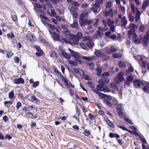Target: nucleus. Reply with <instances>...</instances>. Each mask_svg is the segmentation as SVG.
Returning <instances> with one entry per match:
<instances>
[{"mask_svg": "<svg viewBox=\"0 0 149 149\" xmlns=\"http://www.w3.org/2000/svg\"><path fill=\"white\" fill-rule=\"evenodd\" d=\"M111 91V90L109 88L107 87V86H105L104 87L103 90V91L104 92H109Z\"/></svg>", "mask_w": 149, "mask_h": 149, "instance_id": "nucleus-50", "label": "nucleus"}, {"mask_svg": "<svg viewBox=\"0 0 149 149\" xmlns=\"http://www.w3.org/2000/svg\"><path fill=\"white\" fill-rule=\"evenodd\" d=\"M39 81H36L33 82L32 86L34 88H35L37 87L39 85Z\"/></svg>", "mask_w": 149, "mask_h": 149, "instance_id": "nucleus-51", "label": "nucleus"}, {"mask_svg": "<svg viewBox=\"0 0 149 149\" xmlns=\"http://www.w3.org/2000/svg\"><path fill=\"white\" fill-rule=\"evenodd\" d=\"M97 33V34H95L94 35V38H97V37H98L99 36H100V33L99 30H97L96 31Z\"/></svg>", "mask_w": 149, "mask_h": 149, "instance_id": "nucleus-55", "label": "nucleus"}, {"mask_svg": "<svg viewBox=\"0 0 149 149\" xmlns=\"http://www.w3.org/2000/svg\"><path fill=\"white\" fill-rule=\"evenodd\" d=\"M94 54L97 57H102L104 56V53L103 52L96 49H95Z\"/></svg>", "mask_w": 149, "mask_h": 149, "instance_id": "nucleus-8", "label": "nucleus"}, {"mask_svg": "<svg viewBox=\"0 0 149 149\" xmlns=\"http://www.w3.org/2000/svg\"><path fill=\"white\" fill-rule=\"evenodd\" d=\"M109 82V80L106 77L102 76L101 79H99L98 83L104 86V83L108 84Z\"/></svg>", "mask_w": 149, "mask_h": 149, "instance_id": "nucleus-3", "label": "nucleus"}, {"mask_svg": "<svg viewBox=\"0 0 149 149\" xmlns=\"http://www.w3.org/2000/svg\"><path fill=\"white\" fill-rule=\"evenodd\" d=\"M30 101L37 104H38L40 102V101L34 95H32L31 96L30 98Z\"/></svg>", "mask_w": 149, "mask_h": 149, "instance_id": "nucleus-9", "label": "nucleus"}, {"mask_svg": "<svg viewBox=\"0 0 149 149\" xmlns=\"http://www.w3.org/2000/svg\"><path fill=\"white\" fill-rule=\"evenodd\" d=\"M50 56L52 58L56 59L58 55V54L55 51H53L50 55Z\"/></svg>", "mask_w": 149, "mask_h": 149, "instance_id": "nucleus-14", "label": "nucleus"}, {"mask_svg": "<svg viewBox=\"0 0 149 149\" xmlns=\"http://www.w3.org/2000/svg\"><path fill=\"white\" fill-rule=\"evenodd\" d=\"M53 39L54 40L57 41L58 40L60 36L59 34L57 33H55L52 36Z\"/></svg>", "mask_w": 149, "mask_h": 149, "instance_id": "nucleus-20", "label": "nucleus"}, {"mask_svg": "<svg viewBox=\"0 0 149 149\" xmlns=\"http://www.w3.org/2000/svg\"><path fill=\"white\" fill-rule=\"evenodd\" d=\"M7 36L9 39L13 38L15 37V35L13 33H8L7 34Z\"/></svg>", "mask_w": 149, "mask_h": 149, "instance_id": "nucleus-44", "label": "nucleus"}, {"mask_svg": "<svg viewBox=\"0 0 149 149\" xmlns=\"http://www.w3.org/2000/svg\"><path fill=\"white\" fill-rule=\"evenodd\" d=\"M134 71V69L132 66H130L128 69L126 71L125 74L128 76L130 72H133Z\"/></svg>", "mask_w": 149, "mask_h": 149, "instance_id": "nucleus-26", "label": "nucleus"}, {"mask_svg": "<svg viewBox=\"0 0 149 149\" xmlns=\"http://www.w3.org/2000/svg\"><path fill=\"white\" fill-rule=\"evenodd\" d=\"M12 55V52L10 51L6 53V57L8 58H10Z\"/></svg>", "mask_w": 149, "mask_h": 149, "instance_id": "nucleus-58", "label": "nucleus"}, {"mask_svg": "<svg viewBox=\"0 0 149 149\" xmlns=\"http://www.w3.org/2000/svg\"><path fill=\"white\" fill-rule=\"evenodd\" d=\"M40 17H41V18H42L47 21H48L49 19L45 15H44L43 14H40Z\"/></svg>", "mask_w": 149, "mask_h": 149, "instance_id": "nucleus-56", "label": "nucleus"}, {"mask_svg": "<svg viewBox=\"0 0 149 149\" xmlns=\"http://www.w3.org/2000/svg\"><path fill=\"white\" fill-rule=\"evenodd\" d=\"M62 56L67 59L69 60L70 58V56L69 54L64 52L61 54Z\"/></svg>", "mask_w": 149, "mask_h": 149, "instance_id": "nucleus-22", "label": "nucleus"}, {"mask_svg": "<svg viewBox=\"0 0 149 149\" xmlns=\"http://www.w3.org/2000/svg\"><path fill=\"white\" fill-rule=\"evenodd\" d=\"M68 62L70 64L73 66H76L77 65V63L76 62L71 60H69Z\"/></svg>", "mask_w": 149, "mask_h": 149, "instance_id": "nucleus-32", "label": "nucleus"}, {"mask_svg": "<svg viewBox=\"0 0 149 149\" xmlns=\"http://www.w3.org/2000/svg\"><path fill=\"white\" fill-rule=\"evenodd\" d=\"M124 120L128 123L131 125L133 124V123L131 121V120H130L129 118H127L126 117H124Z\"/></svg>", "mask_w": 149, "mask_h": 149, "instance_id": "nucleus-46", "label": "nucleus"}, {"mask_svg": "<svg viewBox=\"0 0 149 149\" xmlns=\"http://www.w3.org/2000/svg\"><path fill=\"white\" fill-rule=\"evenodd\" d=\"M130 82L127 81H125L124 82V86L125 88L129 86H130Z\"/></svg>", "mask_w": 149, "mask_h": 149, "instance_id": "nucleus-63", "label": "nucleus"}, {"mask_svg": "<svg viewBox=\"0 0 149 149\" xmlns=\"http://www.w3.org/2000/svg\"><path fill=\"white\" fill-rule=\"evenodd\" d=\"M116 109L119 115L121 118L123 117L124 114L123 112V105L122 104H118V105Z\"/></svg>", "mask_w": 149, "mask_h": 149, "instance_id": "nucleus-1", "label": "nucleus"}, {"mask_svg": "<svg viewBox=\"0 0 149 149\" xmlns=\"http://www.w3.org/2000/svg\"><path fill=\"white\" fill-rule=\"evenodd\" d=\"M82 37V34L81 32H78L76 35H75L74 42L75 44L78 45L79 43V40Z\"/></svg>", "mask_w": 149, "mask_h": 149, "instance_id": "nucleus-2", "label": "nucleus"}, {"mask_svg": "<svg viewBox=\"0 0 149 149\" xmlns=\"http://www.w3.org/2000/svg\"><path fill=\"white\" fill-rule=\"evenodd\" d=\"M95 93L97 94L98 95L102 98H104L106 97V95L101 92L96 91Z\"/></svg>", "mask_w": 149, "mask_h": 149, "instance_id": "nucleus-31", "label": "nucleus"}, {"mask_svg": "<svg viewBox=\"0 0 149 149\" xmlns=\"http://www.w3.org/2000/svg\"><path fill=\"white\" fill-rule=\"evenodd\" d=\"M134 79V77L132 76H130L127 77V80L129 82H132Z\"/></svg>", "mask_w": 149, "mask_h": 149, "instance_id": "nucleus-54", "label": "nucleus"}, {"mask_svg": "<svg viewBox=\"0 0 149 149\" xmlns=\"http://www.w3.org/2000/svg\"><path fill=\"white\" fill-rule=\"evenodd\" d=\"M34 7L37 8L39 9H41L42 8V6L39 3H35Z\"/></svg>", "mask_w": 149, "mask_h": 149, "instance_id": "nucleus-52", "label": "nucleus"}, {"mask_svg": "<svg viewBox=\"0 0 149 149\" xmlns=\"http://www.w3.org/2000/svg\"><path fill=\"white\" fill-rule=\"evenodd\" d=\"M117 48L115 46H111L110 47V50L112 52H115L117 51Z\"/></svg>", "mask_w": 149, "mask_h": 149, "instance_id": "nucleus-41", "label": "nucleus"}, {"mask_svg": "<svg viewBox=\"0 0 149 149\" xmlns=\"http://www.w3.org/2000/svg\"><path fill=\"white\" fill-rule=\"evenodd\" d=\"M149 3L147 1H145L142 4V8L143 9H145L146 7L148 6Z\"/></svg>", "mask_w": 149, "mask_h": 149, "instance_id": "nucleus-47", "label": "nucleus"}, {"mask_svg": "<svg viewBox=\"0 0 149 149\" xmlns=\"http://www.w3.org/2000/svg\"><path fill=\"white\" fill-rule=\"evenodd\" d=\"M142 89L145 93H149V84H146Z\"/></svg>", "mask_w": 149, "mask_h": 149, "instance_id": "nucleus-16", "label": "nucleus"}, {"mask_svg": "<svg viewBox=\"0 0 149 149\" xmlns=\"http://www.w3.org/2000/svg\"><path fill=\"white\" fill-rule=\"evenodd\" d=\"M75 35H73L71 34H70L69 35V37L70 38V39H72L73 41V42L74 44H75V42H74V40H75V38H74Z\"/></svg>", "mask_w": 149, "mask_h": 149, "instance_id": "nucleus-62", "label": "nucleus"}, {"mask_svg": "<svg viewBox=\"0 0 149 149\" xmlns=\"http://www.w3.org/2000/svg\"><path fill=\"white\" fill-rule=\"evenodd\" d=\"M136 26V25L135 24L130 23L129 26V28L130 29L134 30V28Z\"/></svg>", "mask_w": 149, "mask_h": 149, "instance_id": "nucleus-48", "label": "nucleus"}, {"mask_svg": "<svg viewBox=\"0 0 149 149\" xmlns=\"http://www.w3.org/2000/svg\"><path fill=\"white\" fill-rule=\"evenodd\" d=\"M110 86L112 89L116 91H117L118 90V88L117 85H116L114 83H110Z\"/></svg>", "mask_w": 149, "mask_h": 149, "instance_id": "nucleus-27", "label": "nucleus"}, {"mask_svg": "<svg viewBox=\"0 0 149 149\" xmlns=\"http://www.w3.org/2000/svg\"><path fill=\"white\" fill-rule=\"evenodd\" d=\"M47 25L49 26V28L52 31H54L56 29V27L54 26L49 23H47Z\"/></svg>", "mask_w": 149, "mask_h": 149, "instance_id": "nucleus-36", "label": "nucleus"}, {"mask_svg": "<svg viewBox=\"0 0 149 149\" xmlns=\"http://www.w3.org/2000/svg\"><path fill=\"white\" fill-rule=\"evenodd\" d=\"M110 26V30L112 32H114L115 31V30L116 29L115 26L113 25Z\"/></svg>", "mask_w": 149, "mask_h": 149, "instance_id": "nucleus-64", "label": "nucleus"}, {"mask_svg": "<svg viewBox=\"0 0 149 149\" xmlns=\"http://www.w3.org/2000/svg\"><path fill=\"white\" fill-rule=\"evenodd\" d=\"M73 71L76 73H79L80 74H81V73L82 72V74H83V72L82 70L78 68H74Z\"/></svg>", "mask_w": 149, "mask_h": 149, "instance_id": "nucleus-30", "label": "nucleus"}, {"mask_svg": "<svg viewBox=\"0 0 149 149\" xmlns=\"http://www.w3.org/2000/svg\"><path fill=\"white\" fill-rule=\"evenodd\" d=\"M114 22L113 21H112L110 18H108L107 19V24L108 26H110L113 25L114 24Z\"/></svg>", "mask_w": 149, "mask_h": 149, "instance_id": "nucleus-29", "label": "nucleus"}, {"mask_svg": "<svg viewBox=\"0 0 149 149\" xmlns=\"http://www.w3.org/2000/svg\"><path fill=\"white\" fill-rule=\"evenodd\" d=\"M122 28H125L127 23V21L125 16H123L121 21Z\"/></svg>", "mask_w": 149, "mask_h": 149, "instance_id": "nucleus-6", "label": "nucleus"}, {"mask_svg": "<svg viewBox=\"0 0 149 149\" xmlns=\"http://www.w3.org/2000/svg\"><path fill=\"white\" fill-rule=\"evenodd\" d=\"M89 10L92 11L94 13H98L97 8L95 6L90 8L89 9Z\"/></svg>", "mask_w": 149, "mask_h": 149, "instance_id": "nucleus-33", "label": "nucleus"}, {"mask_svg": "<svg viewBox=\"0 0 149 149\" xmlns=\"http://www.w3.org/2000/svg\"><path fill=\"white\" fill-rule=\"evenodd\" d=\"M87 19H79V25L81 27H82V26L86 25L87 24Z\"/></svg>", "mask_w": 149, "mask_h": 149, "instance_id": "nucleus-11", "label": "nucleus"}, {"mask_svg": "<svg viewBox=\"0 0 149 149\" xmlns=\"http://www.w3.org/2000/svg\"><path fill=\"white\" fill-rule=\"evenodd\" d=\"M87 84L89 85V86L91 88L92 91L95 93L96 92V91L95 89V86L94 84L89 81L87 82Z\"/></svg>", "mask_w": 149, "mask_h": 149, "instance_id": "nucleus-15", "label": "nucleus"}, {"mask_svg": "<svg viewBox=\"0 0 149 149\" xmlns=\"http://www.w3.org/2000/svg\"><path fill=\"white\" fill-rule=\"evenodd\" d=\"M106 122L107 125L110 127L114 128V124L109 120L107 119L106 120Z\"/></svg>", "mask_w": 149, "mask_h": 149, "instance_id": "nucleus-28", "label": "nucleus"}, {"mask_svg": "<svg viewBox=\"0 0 149 149\" xmlns=\"http://www.w3.org/2000/svg\"><path fill=\"white\" fill-rule=\"evenodd\" d=\"M88 116L90 118L91 120H93L95 119L96 116L91 113H89L88 115Z\"/></svg>", "mask_w": 149, "mask_h": 149, "instance_id": "nucleus-39", "label": "nucleus"}, {"mask_svg": "<svg viewBox=\"0 0 149 149\" xmlns=\"http://www.w3.org/2000/svg\"><path fill=\"white\" fill-rule=\"evenodd\" d=\"M86 45L89 48H92L94 45V43L92 40H90L87 41L86 43Z\"/></svg>", "mask_w": 149, "mask_h": 149, "instance_id": "nucleus-13", "label": "nucleus"}, {"mask_svg": "<svg viewBox=\"0 0 149 149\" xmlns=\"http://www.w3.org/2000/svg\"><path fill=\"white\" fill-rule=\"evenodd\" d=\"M104 103L106 104L109 107H111L112 106L111 103L107 99H104L103 101Z\"/></svg>", "mask_w": 149, "mask_h": 149, "instance_id": "nucleus-24", "label": "nucleus"}, {"mask_svg": "<svg viewBox=\"0 0 149 149\" xmlns=\"http://www.w3.org/2000/svg\"><path fill=\"white\" fill-rule=\"evenodd\" d=\"M108 12L109 13V15L110 16L112 17L113 16V11L112 8H110Z\"/></svg>", "mask_w": 149, "mask_h": 149, "instance_id": "nucleus-60", "label": "nucleus"}, {"mask_svg": "<svg viewBox=\"0 0 149 149\" xmlns=\"http://www.w3.org/2000/svg\"><path fill=\"white\" fill-rule=\"evenodd\" d=\"M123 74L122 72H120L118 75L117 77V78L118 79V81L117 82L116 81H115V82H116L117 83H119L120 82H121L122 81H123L124 80V78L123 77Z\"/></svg>", "mask_w": 149, "mask_h": 149, "instance_id": "nucleus-5", "label": "nucleus"}, {"mask_svg": "<svg viewBox=\"0 0 149 149\" xmlns=\"http://www.w3.org/2000/svg\"><path fill=\"white\" fill-rule=\"evenodd\" d=\"M149 40V39L146 38L145 36H144L143 40V45L146 47H147L148 45Z\"/></svg>", "mask_w": 149, "mask_h": 149, "instance_id": "nucleus-17", "label": "nucleus"}, {"mask_svg": "<svg viewBox=\"0 0 149 149\" xmlns=\"http://www.w3.org/2000/svg\"><path fill=\"white\" fill-rule=\"evenodd\" d=\"M122 56V54L120 53L114 54L112 55L113 57L115 58H120Z\"/></svg>", "mask_w": 149, "mask_h": 149, "instance_id": "nucleus-25", "label": "nucleus"}, {"mask_svg": "<svg viewBox=\"0 0 149 149\" xmlns=\"http://www.w3.org/2000/svg\"><path fill=\"white\" fill-rule=\"evenodd\" d=\"M11 18L14 21L16 22L17 21V16L15 15H12Z\"/></svg>", "mask_w": 149, "mask_h": 149, "instance_id": "nucleus-57", "label": "nucleus"}, {"mask_svg": "<svg viewBox=\"0 0 149 149\" xmlns=\"http://www.w3.org/2000/svg\"><path fill=\"white\" fill-rule=\"evenodd\" d=\"M26 37L27 39L32 41H34L35 40V37L30 33L27 34L26 35Z\"/></svg>", "mask_w": 149, "mask_h": 149, "instance_id": "nucleus-12", "label": "nucleus"}, {"mask_svg": "<svg viewBox=\"0 0 149 149\" xmlns=\"http://www.w3.org/2000/svg\"><path fill=\"white\" fill-rule=\"evenodd\" d=\"M118 64L120 67L121 68L125 67L126 65L124 63L121 61L119 62Z\"/></svg>", "mask_w": 149, "mask_h": 149, "instance_id": "nucleus-53", "label": "nucleus"}, {"mask_svg": "<svg viewBox=\"0 0 149 149\" xmlns=\"http://www.w3.org/2000/svg\"><path fill=\"white\" fill-rule=\"evenodd\" d=\"M24 83V79L21 77L15 79L14 81V83L16 84H23Z\"/></svg>", "mask_w": 149, "mask_h": 149, "instance_id": "nucleus-7", "label": "nucleus"}, {"mask_svg": "<svg viewBox=\"0 0 149 149\" xmlns=\"http://www.w3.org/2000/svg\"><path fill=\"white\" fill-rule=\"evenodd\" d=\"M139 139L143 142L142 143H143L144 145V143L146 144L147 143V141L146 139L143 138L141 136H140L139 137Z\"/></svg>", "mask_w": 149, "mask_h": 149, "instance_id": "nucleus-61", "label": "nucleus"}, {"mask_svg": "<svg viewBox=\"0 0 149 149\" xmlns=\"http://www.w3.org/2000/svg\"><path fill=\"white\" fill-rule=\"evenodd\" d=\"M83 134L85 136H88L90 134V132L89 130H84Z\"/></svg>", "mask_w": 149, "mask_h": 149, "instance_id": "nucleus-49", "label": "nucleus"}, {"mask_svg": "<svg viewBox=\"0 0 149 149\" xmlns=\"http://www.w3.org/2000/svg\"><path fill=\"white\" fill-rule=\"evenodd\" d=\"M8 97L10 99L14 98V95L13 90H12L11 91L9 92L8 94Z\"/></svg>", "mask_w": 149, "mask_h": 149, "instance_id": "nucleus-35", "label": "nucleus"}, {"mask_svg": "<svg viewBox=\"0 0 149 149\" xmlns=\"http://www.w3.org/2000/svg\"><path fill=\"white\" fill-rule=\"evenodd\" d=\"M82 58L83 59L88 61H92L93 58V57H87L85 56H82Z\"/></svg>", "mask_w": 149, "mask_h": 149, "instance_id": "nucleus-37", "label": "nucleus"}, {"mask_svg": "<svg viewBox=\"0 0 149 149\" xmlns=\"http://www.w3.org/2000/svg\"><path fill=\"white\" fill-rule=\"evenodd\" d=\"M34 9L35 13L36 14H37V16H38V14L40 13H42L43 11L42 10H41L40 9H36V8H35V7L34 8Z\"/></svg>", "mask_w": 149, "mask_h": 149, "instance_id": "nucleus-40", "label": "nucleus"}, {"mask_svg": "<svg viewBox=\"0 0 149 149\" xmlns=\"http://www.w3.org/2000/svg\"><path fill=\"white\" fill-rule=\"evenodd\" d=\"M88 13L86 11H84L80 15L79 17V19H84L85 17H87L88 16Z\"/></svg>", "mask_w": 149, "mask_h": 149, "instance_id": "nucleus-10", "label": "nucleus"}, {"mask_svg": "<svg viewBox=\"0 0 149 149\" xmlns=\"http://www.w3.org/2000/svg\"><path fill=\"white\" fill-rule=\"evenodd\" d=\"M118 103V102L116 99H113L112 100V104L113 105H117Z\"/></svg>", "mask_w": 149, "mask_h": 149, "instance_id": "nucleus-59", "label": "nucleus"}, {"mask_svg": "<svg viewBox=\"0 0 149 149\" xmlns=\"http://www.w3.org/2000/svg\"><path fill=\"white\" fill-rule=\"evenodd\" d=\"M112 5V1H108L107 2L106 5V7L107 8H109L111 7Z\"/></svg>", "mask_w": 149, "mask_h": 149, "instance_id": "nucleus-42", "label": "nucleus"}, {"mask_svg": "<svg viewBox=\"0 0 149 149\" xmlns=\"http://www.w3.org/2000/svg\"><path fill=\"white\" fill-rule=\"evenodd\" d=\"M37 51L38 52H36V54L38 56H40L42 55L43 54V52L40 48L39 49H37Z\"/></svg>", "mask_w": 149, "mask_h": 149, "instance_id": "nucleus-34", "label": "nucleus"}, {"mask_svg": "<svg viewBox=\"0 0 149 149\" xmlns=\"http://www.w3.org/2000/svg\"><path fill=\"white\" fill-rule=\"evenodd\" d=\"M71 4L77 7H79L80 6V4L75 1H72Z\"/></svg>", "mask_w": 149, "mask_h": 149, "instance_id": "nucleus-45", "label": "nucleus"}, {"mask_svg": "<svg viewBox=\"0 0 149 149\" xmlns=\"http://www.w3.org/2000/svg\"><path fill=\"white\" fill-rule=\"evenodd\" d=\"M102 69L100 68H97L96 69V71L97 72L96 74L98 76L100 75L101 73L102 72Z\"/></svg>", "mask_w": 149, "mask_h": 149, "instance_id": "nucleus-38", "label": "nucleus"}, {"mask_svg": "<svg viewBox=\"0 0 149 149\" xmlns=\"http://www.w3.org/2000/svg\"><path fill=\"white\" fill-rule=\"evenodd\" d=\"M104 86L101 84L97 85V88L95 89L96 91L99 92V91H103L104 88Z\"/></svg>", "mask_w": 149, "mask_h": 149, "instance_id": "nucleus-18", "label": "nucleus"}, {"mask_svg": "<svg viewBox=\"0 0 149 149\" xmlns=\"http://www.w3.org/2000/svg\"><path fill=\"white\" fill-rule=\"evenodd\" d=\"M133 82L134 84V87L136 88H139L141 85H143V83L139 79H134L133 81Z\"/></svg>", "mask_w": 149, "mask_h": 149, "instance_id": "nucleus-4", "label": "nucleus"}, {"mask_svg": "<svg viewBox=\"0 0 149 149\" xmlns=\"http://www.w3.org/2000/svg\"><path fill=\"white\" fill-rule=\"evenodd\" d=\"M127 15L129 21L131 22H133L134 19V17L132 16V14L131 13H129L127 14Z\"/></svg>", "mask_w": 149, "mask_h": 149, "instance_id": "nucleus-21", "label": "nucleus"}, {"mask_svg": "<svg viewBox=\"0 0 149 149\" xmlns=\"http://www.w3.org/2000/svg\"><path fill=\"white\" fill-rule=\"evenodd\" d=\"M68 50L72 54V56L74 57H76L78 55V53L75 52L73 50L71 49L70 48H68Z\"/></svg>", "mask_w": 149, "mask_h": 149, "instance_id": "nucleus-19", "label": "nucleus"}, {"mask_svg": "<svg viewBox=\"0 0 149 149\" xmlns=\"http://www.w3.org/2000/svg\"><path fill=\"white\" fill-rule=\"evenodd\" d=\"M50 10L51 11V13L50 14V16L52 17H55L56 15V13L55 11L52 9H51Z\"/></svg>", "mask_w": 149, "mask_h": 149, "instance_id": "nucleus-43", "label": "nucleus"}, {"mask_svg": "<svg viewBox=\"0 0 149 149\" xmlns=\"http://www.w3.org/2000/svg\"><path fill=\"white\" fill-rule=\"evenodd\" d=\"M70 26L71 27L76 29L78 26V23L76 20L74 21L73 23L70 24Z\"/></svg>", "mask_w": 149, "mask_h": 149, "instance_id": "nucleus-23", "label": "nucleus"}]
</instances>
